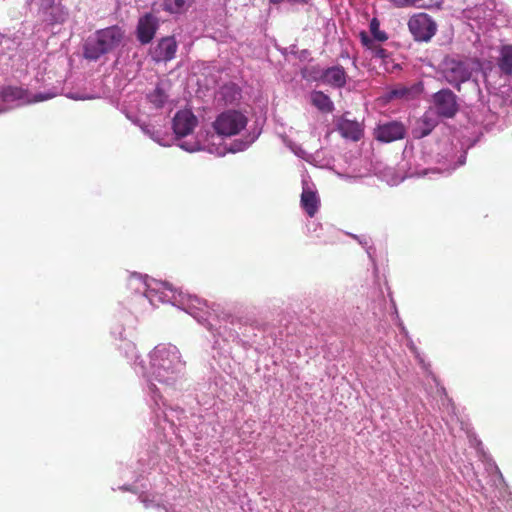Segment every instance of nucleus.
I'll list each match as a JSON object with an SVG mask.
<instances>
[{
  "mask_svg": "<svg viewBox=\"0 0 512 512\" xmlns=\"http://www.w3.org/2000/svg\"><path fill=\"white\" fill-rule=\"evenodd\" d=\"M124 33L118 26L98 30L89 37L84 45V56L88 60H97L117 48L122 42Z\"/></svg>",
  "mask_w": 512,
  "mask_h": 512,
  "instance_id": "2",
  "label": "nucleus"
},
{
  "mask_svg": "<svg viewBox=\"0 0 512 512\" xmlns=\"http://www.w3.org/2000/svg\"><path fill=\"white\" fill-rule=\"evenodd\" d=\"M436 125L437 121L430 115V113H424L423 116L417 121V126L413 131L414 137L423 138L428 136L436 127Z\"/></svg>",
  "mask_w": 512,
  "mask_h": 512,
  "instance_id": "16",
  "label": "nucleus"
},
{
  "mask_svg": "<svg viewBox=\"0 0 512 512\" xmlns=\"http://www.w3.org/2000/svg\"><path fill=\"white\" fill-rule=\"evenodd\" d=\"M436 114L442 118H453L458 110L457 96L450 89H441L432 96Z\"/></svg>",
  "mask_w": 512,
  "mask_h": 512,
  "instance_id": "5",
  "label": "nucleus"
},
{
  "mask_svg": "<svg viewBox=\"0 0 512 512\" xmlns=\"http://www.w3.org/2000/svg\"><path fill=\"white\" fill-rule=\"evenodd\" d=\"M411 92V89L405 86L397 87L390 91V98L408 99Z\"/></svg>",
  "mask_w": 512,
  "mask_h": 512,
  "instance_id": "23",
  "label": "nucleus"
},
{
  "mask_svg": "<svg viewBox=\"0 0 512 512\" xmlns=\"http://www.w3.org/2000/svg\"><path fill=\"white\" fill-rule=\"evenodd\" d=\"M218 95L219 100H221L225 105H231L240 100L241 90L236 84L228 83L220 88Z\"/></svg>",
  "mask_w": 512,
  "mask_h": 512,
  "instance_id": "17",
  "label": "nucleus"
},
{
  "mask_svg": "<svg viewBox=\"0 0 512 512\" xmlns=\"http://www.w3.org/2000/svg\"><path fill=\"white\" fill-rule=\"evenodd\" d=\"M407 134L405 125L400 121H387L379 123L373 131L375 140L381 143H391L402 140Z\"/></svg>",
  "mask_w": 512,
  "mask_h": 512,
  "instance_id": "6",
  "label": "nucleus"
},
{
  "mask_svg": "<svg viewBox=\"0 0 512 512\" xmlns=\"http://www.w3.org/2000/svg\"><path fill=\"white\" fill-rule=\"evenodd\" d=\"M195 0H163V10L170 14H183Z\"/></svg>",
  "mask_w": 512,
  "mask_h": 512,
  "instance_id": "19",
  "label": "nucleus"
},
{
  "mask_svg": "<svg viewBox=\"0 0 512 512\" xmlns=\"http://www.w3.org/2000/svg\"><path fill=\"white\" fill-rule=\"evenodd\" d=\"M443 76L449 84L460 90V85L470 79L471 70L465 62L450 59L444 63Z\"/></svg>",
  "mask_w": 512,
  "mask_h": 512,
  "instance_id": "7",
  "label": "nucleus"
},
{
  "mask_svg": "<svg viewBox=\"0 0 512 512\" xmlns=\"http://www.w3.org/2000/svg\"><path fill=\"white\" fill-rule=\"evenodd\" d=\"M320 204L319 197L315 191L309 187H304L301 194V206L309 217H314Z\"/></svg>",
  "mask_w": 512,
  "mask_h": 512,
  "instance_id": "14",
  "label": "nucleus"
},
{
  "mask_svg": "<svg viewBox=\"0 0 512 512\" xmlns=\"http://www.w3.org/2000/svg\"><path fill=\"white\" fill-rule=\"evenodd\" d=\"M148 100L149 102L155 107V108H162L166 102L168 101V94L166 90L161 86L157 85L155 89L148 94Z\"/></svg>",
  "mask_w": 512,
  "mask_h": 512,
  "instance_id": "21",
  "label": "nucleus"
},
{
  "mask_svg": "<svg viewBox=\"0 0 512 512\" xmlns=\"http://www.w3.org/2000/svg\"><path fill=\"white\" fill-rule=\"evenodd\" d=\"M159 26V20L151 13L140 17L137 25V39L141 44H148L154 38Z\"/></svg>",
  "mask_w": 512,
  "mask_h": 512,
  "instance_id": "9",
  "label": "nucleus"
},
{
  "mask_svg": "<svg viewBox=\"0 0 512 512\" xmlns=\"http://www.w3.org/2000/svg\"><path fill=\"white\" fill-rule=\"evenodd\" d=\"M42 1V4H46V5H49L51 6L55 0H41Z\"/></svg>",
  "mask_w": 512,
  "mask_h": 512,
  "instance_id": "26",
  "label": "nucleus"
},
{
  "mask_svg": "<svg viewBox=\"0 0 512 512\" xmlns=\"http://www.w3.org/2000/svg\"><path fill=\"white\" fill-rule=\"evenodd\" d=\"M397 8L414 7L412 0H389Z\"/></svg>",
  "mask_w": 512,
  "mask_h": 512,
  "instance_id": "24",
  "label": "nucleus"
},
{
  "mask_svg": "<svg viewBox=\"0 0 512 512\" xmlns=\"http://www.w3.org/2000/svg\"><path fill=\"white\" fill-rule=\"evenodd\" d=\"M337 130L340 135L348 140L357 142L364 134L363 126L356 120L341 117L337 123Z\"/></svg>",
  "mask_w": 512,
  "mask_h": 512,
  "instance_id": "13",
  "label": "nucleus"
},
{
  "mask_svg": "<svg viewBox=\"0 0 512 512\" xmlns=\"http://www.w3.org/2000/svg\"><path fill=\"white\" fill-rule=\"evenodd\" d=\"M0 96L4 102L22 100L24 103L41 102L50 98L49 95H44L42 93L35 94L30 98L27 90L16 86L4 87L0 92Z\"/></svg>",
  "mask_w": 512,
  "mask_h": 512,
  "instance_id": "8",
  "label": "nucleus"
},
{
  "mask_svg": "<svg viewBox=\"0 0 512 512\" xmlns=\"http://www.w3.org/2000/svg\"><path fill=\"white\" fill-rule=\"evenodd\" d=\"M178 44L174 36H166L159 40L152 51V58L156 62H167L175 57Z\"/></svg>",
  "mask_w": 512,
  "mask_h": 512,
  "instance_id": "10",
  "label": "nucleus"
},
{
  "mask_svg": "<svg viewBox=\"0 0 512 512\" xmlns=\"http://www.w3.org/2000/svg\"><path fill=\"white\" fill-rule=\"evenodd\" d=\"M247 125V118L237 110H227L217 116L213 123L214 130L222 136L239 134Z\"/></svg>",
  "mask_w": 512,
  "mask_h": 512,
  "instance_id": "4",
  "label": "nucleus"
},
{
  "mask_svg": "<svg viewBox=\"0 0 512 512\" xmlns=\"http://www.w3.org/2000/svg\"><path fill=\"white\" fill-rule=\"evenodd\" d=\"M182 365L181 355L176 346L159 344L150 354L151 373L160 383L174 382Z\"/></svg>",
  "mask_w": 512,
  "mask_h": 512,
  "instance_id": "1",
  "label": "nucleus"
},
{
  "mask_svg": "<svg viewBox=\"0 0 512 512\" xmlns=\"http://www.w3.org/2000/svg\"><path fill=\"white\" fill-rule=\"evenodd\" d=\"M319 80L333 88H343L348 80V74L343 66L335 65L324 69Z\"/></svg>",
  "mask_w": 512,
  "mask_h": 512,
  "instance_id": "12",
  "label": "nucleus"
},
{
  "mask_svg": "<svg viewBox=\"0 0 512 512\" xmlns=\"http://www.w3.org/2000/svg\"><path fill=\"white\" fill-rule=\"evenodd\" d=\"M409 32L416 42H429L436 34L438 25L427 13L412 15L407 23Z\"/></svg>",
  "mask_w": 512,
  "mask_h": 512,
  "instance_id": "3",
  "label": "nucleus"
},
{
  "mask_svg": "<svg viewBox=\"0 0 512 512\" xmlns=\"http://www.w3.org/2000/svg\"><path fill=\"white\" fill-rule=\"evenodd\" d=\"M311 104L320 112L328 114L334 110V103L328 95L319 90H314L310 94Z\"/></svg>",
  "mask_w": 512,
  "mask_h": 512,
  "instance_id": "15",
  "label": "nucleus"
},
{
  "mask_svg": "<svg viewBox=\"0 0 512 512\" xmlns=\"http://www.w3.org/2000/svg\"><path fill=\"white\" fill-rule=\"evenodd\" d=\"M498 66L501 71L506 74H512V46L505 45L501 49V58L499 59Z\"/></svg>",
  "mask_w": 512,
  "mask_h": 512,
  "instance_id": "20",
  "label": "nucleus"
},
{
  "mask_svg": "<svg viewBox=\"0 0 512 512\" xmlns=\"http://www.w3.org/2000/svg\"><path fill=\"white\" fill-rule=\"evenodd\" d=\"M370 31L374 37V39L378 41H386L388 39L387 34L384 31L380 30V23L376 18H373L370 22Z\"/></svg>",
  "mask_w": 512,
  "mask_h": 512,
  "instance_id": "22",
  "label": "nucleus"
},
{
  "mask_svg": "<svg viewBox=\"0 0 512 512\" xmlns=\"http://www.w3.org/2000/svg\"><path fill=\"white\" fill-rule=\"evenodd\" d=\"M412 1L414 4V7H417V8L429 9V8L433 7V4L431 1H429V2H425L424 0H412Z\"/></svg>",
  "mask_w": 512,
  "mask_h": 512,
  "instance_id": "25",
  "label": "nucleus"
},
{
  "mask_svg": "<svg viewBox=\"0 0 512 512\" xmlns=\"http://www.w3.org/2000/svg\"><path fill=\"white\" fill-rule=\"evenodd\" d=\"M361 42L364 46L371 50L372 57L385 61L389 58V52L379 44H376L365 32L360 33Z\"/></svg>",
  "mask_w": 512,
  "mask_h": 512,
  "instance_id": "18",
  "label": "nucleus"
},
{
  "mask_svg": "<svg viewBox=\"0 0 512 512\" xmlns=\"http://www.w3.org/2000/svg\"><path fill=\"white\" fill-rule=\"evenodd\" d=\"M197 118L189 110L178 111L173 118V129L177 136L189 135L197 125Z\"/></svg>",
  "mask_w": 512,
  "mask_h": 512,
  "instance_id": "11",
  "label": "nucleus"
}]
</instances>
